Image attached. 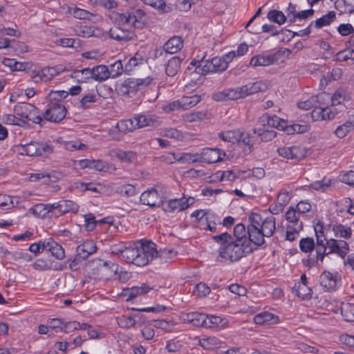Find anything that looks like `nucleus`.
<instances>
[{"instance_id":"obj_1","label":"nucleus","mask_w":354,"mask_h":354,"mask_svg":"<svg viewBox=\"0 0 354 354\" xmlns=\"http://www.w3.org/2000/svg\"><path fill=\"white\" fill-rule=\"evenodd\" d=\"M212 239L219 245L218 250L219 257L231 262L239 261L254 250L249 243L236 241L232 239L231 234L227 232L214 235Z\"/></svg>"},{"instance_id":"obj_2","label":"nucleus","mask_w":354,"mask_h":354,"mask_svg":"<svg viewBox=\"0 0 354 354\" xmlns=\"http://www.w3.org/2000/svg\"><path fill=\"white\" fill-rule=\"evenodd\" d=\"M151 245V244H149V241L140 240L136 241L133 246L124 247L122 260L138 266L147 265L154 254Z\"/></svg>"},{"instance_id":"obj_3","label":"nucleus","mask_w":354,"mask_h":354,"mask_svg":"<svg viewBox=\"0 0 354 354\" xmlns=\"http://www.w3.org/2000/svg\"><path fill=\"white\" fill-rule=\"evenodd\" d=\"M314 230L316 236V255L311 257L308 255V258L304 261V264L309 267L317 266L319 265V262L321 263L324 261V254L326 250V245H324L328 239H326L324 234V228L323 223L318 221L317 223L314 225Z\"/></svg>"},{"instance_id":"obj_4","label":"nucleus","mask_w":354,"mask_h":354,"mask_svg":"<svg viewBox=\"0 0 354 354\" xmlns=\"http://www.w3.org/2000/svg\"><path fill=\"white\" fill-rule=\"evenodd\" d=\"M153 78L149 76L143 79L129 77L122 84L120 91L122 95L132 97L138 91H141L149 86Z\"/></svg>"},{"instance_id":"obj_5","label":"nucleus","mask_w":354,"mask_h":354,"mask_svg":"<svg viewBox=\"0 0 354 354\" xmlns=\"http://www.w3.org/2000/svg\"><path fill=\"white\" fill-rule=\"evenodd\" d=\"M299 213H297L295 209L292 207H290L286 212V219L289 223L286 233V240L290 241L295 240L299 232L303 230V223L299 221Z\"/></svg>"},{"instance_id":"obj_6","label":"nucleus","mask_w":354,"mask_h":354,"mask_svg":"<svg viewBox=\"0 0 354 354\" xmlns=\"http://www.w3.org/2000/svg\"><path fill=\"white\" fill-rule=\"evenodd\" d=\"M53 147L46 142H31L21 147V154L29 156H45L53 152Z\"/></svg>"},{"instance_id":"obj_7","label":"nucleus","mask_w":354,"mask_h":354,"mask_svg":"<svg viewBox=\"0 0 354 354\" xmlns=\"http://www.w3.org/2000/svg\"><path fill=\"white\" fill-rule=\"evenodd\" d=\"M326 248L324 254V258L330 254H337L342 259H345L346 254L349 252V245L348 243L344 240H337L335 239H330L326 241L324 244Z\"/></svg>"},{"instance_id":"obj_8","label":"nucleus","mask_w":354,"mask_h":354,"mask_svg":"<svg viewBox=\"0 0 354 354\" xmlns=\"http://www.w3.org/2000/svg\"><path fill=\"white\" fill-rule=\"evenodd\" d=\"M66 107L60 103L55 102L48 105L44 113V120L51 122H61L66 115Z\"/></svg>"},{"instance_id":"obj_9","label":"nucleus","mask_w":354,"mask_h":354,"mask_svg":"<svg viewBox=\"0 0 354 354\" xmlns=\"http://www.w3.org/2000/svg\"><path fill=\"white\" fill-rule=\"evenodd\" d=\"M279 155L284 158L300 161L307 155V150L299 146L283 147L277 150Z\"/></svg>"},{"instance_id":"obj_10","label":"nucleus","mask_w":354,"mask_h":354,"mask_svg":"<svg viewBox=\"0 0 354 354\" xmlns=\"http://www.w3.org/2000/svg\"><path fill=\"white\" fill-rule=\"evenodd\" d=\"M183 47V40L179 36H174L171 37L162 46V50H156V57L161 56L163 53L169 54H174L180 51Z\"/></svg>"},{"instance_id":"obj_11","label":"nucleus","mask_w":354,"mask_h":354,"mask_svg":"<svg viewBox=\"0 0 354 354\" xmlns=\"http://www.w3.org/2000/svg\"><path fill=\"white\" fill-rule=\"evenodd\" d=\"M140 200L142 204L151 207H160L164 203L162 197L153 187L144 192L141 194Z\"/></svg>"},{"instance_id":"obj_12","label":"nucleus","mask_w":354,"mask_h":354,"mask_svg":"<svg viewBox=\"0 0 354 354\" xmlns=\"http://www.w3.org/2000/svg\"><path fill=\"white\" fill-rule=\"evenodd\" d=\"M248 241L249 244L253 243L256 247L254 250H257L258 247L265 243L263 232L259 227L254 225H248L247 227Z\"/></svg>"},{"instance_id":"obj_13","label":"nucleus","mask_w":354,"mask_h":354,"mask_svg":"<svg viewBox=\"0 0 354 354\" xmlns=\"http://www.w3.org/2000/svg\"><path fill=\"white\" fill-rule=\"evenodd\" d=\"M225 156V152L218 148H205L201 156L204 162L212 164L223 160Z\"/></svg>"},{"instance_id":"obj_14","label":"nucleus","mask_w":354,"mask_h":354,"mask_svg":"<svg viewBox=\"0 0 354 354\" xmlns=\"http://www.w3.org/2000/svg\"><path fill=\"white\" fill-rule=\"evenodd\" d=\"M259 120L261 124H266V127L268 129V127H274L279 130L286 131L287 122L275 115H270L268 113H265Z\"/></svg>"},{"instance_id":"obj_15","label":"nucleus","mask_w":354,"mask_h":354,"mask_svg":"<svg viewBox=\"0 0 354 354\" xmlns=\"http://www.w3.org/2000/svg\"><path fill=\"white\" fill-rule=\"evenodd\" d=\"M334 106L331 104L330 106L327 105L325 107H316L312 112V117L316 118L317 120L319 118H321L322 120H332L337 113V111Z\"/></svg>"},{"instance_id":"obj_16","label":"nucleus","mask_w":354,"mask_h":354,"mask_svg":"<svg viewBox=\"0 0 354 354\" xmlns=\"http://www.w3.org/2000/svg\"><path fill=\"white\" fill-rule=\"evenodd\" d=\"M137 129L156 127L160 124L158 117L154 115L136 114L134 115Z\"/></svg>"},{"instance_id":"obj_17","label":"nucleus","mask_w":354,"mask_h":354,"mask_svg":"<svg viewBox=\"0 0 354 354\" xmlns=\"http://www.w3.org/2000/svg\"><path fill=\"white\" fill-rule=\"evenodd\" d=\"M277 54L263 55L259 54L253 56L250 59V64L253 67L268 66L277 62Z\"/></svg>"},{"instance_id":"obj_18","label":"nucleus","mask_w":354,"mask_h":354,"mask_svg":"<svg viewBox=\"0 0 354 354\" xmlns=\"http://www.w3.org/2000/svg\"><path fill=\"white\" fill-rule=\"evenodd\" d=\"M241 98L239 88H226L222 91L216 92L212 95V99L217 102L236 100Z\"/></svg>"},{"instance_id":"obj_19","label":"nucleus","mask_w":354,"mask_h":354,"mask_svg":"<svg viewBox=\"0 0 354 354\" xmlns=\"http://www.w3.org/2000/svg\"><path fill=\"white\" fill-rule=\"evenodd\" d=\"M109 35L111 39L117 41H127L133 39L134 32L127 29L115 26L109 30Z\"/></svg>"},{"instance_id":"obj_20","label":"nucleus","mask_w":354,"mask_h":354,"mask_svg":"<svg viewBox=\"0 0 354 354\" xmlns=\"http://www.w3.org/2000/svg\"><path fill=\"white\" fill-rule=\"evenodd\" d=\"M149 244L152 245L151 246H153V251L154 252V254H153V257L149 259V263L155 259H160L161 261L166 262L176 257L177 254V252H176L173 248H164L158 251L156 249V245L154 243L149 241Z\"/></svg>"},{"instance_id":"obj_21","label":"nucleus","mask_w":354,"mask_h":354,"mask_svg":"<svg viewBox=\"0 0 354 354\" xmlns=\"http://www.w3.org/2000/svg\"><path fill=\"white\" fill-rule=\"evenodd\" d=\"M319 283L326 290L332 292L337 286V277L328 271H324L319 276Z\"/></svg>"},{"instance_id":"obj_22","label":"nucleus","mask_w":354,"mask_h":354,"mask_svg":"<svg viewBox=\"0 0 354 354\" xmlns=\"http://www.w3.org/2000/svg\"><path fill=\"white\" fill-rule=\"evenodd\" d=\"M239 88L241 98L265 90L266 86L261 82L248 83Z\"/></svg>"},{"instance_id":"obj_23","label":"nucleus","mask_w":354,"mask_h":354,"mask_svg":"<svg viewBox=\"0 0 354 354\" xmlns=\"http://www.w3.org/2000/svg\"><path fill=\"white\" fill-rule=\"evenodd\" d=\"M97 247L92 240H87L76 248L77 254L82 259H86L90 255L97 252Z\"/></svg>"},{"instance_id":"obj_24","label":"nucleus","mask_w":354,"mask_h":354,"mask_svg":"<svg viewBox=\"0 0 354 354\" xmlns=\"http://www.w3.org/2000/svg\"><path fill=\"white\" fill-rule=\"evenodd\" d=\"M204 318L205 314L198 312L186 313L181 315L183 322L190 323L197 327H203Z\"/></svg>"},{"instance_id":"obj_25","label":"nucleus","mask_w":354,"mask_h":354,"mask_svg":"<svg viewBox=\"0 0 354 354\" xmlns=\"http://www.w3.org/2000/svg\"><path fill=\"white\" fill-rule=\"evenodd\" d=\"M330 94L323 93L316 96H312L309 99L306 101L300 102L297 103V106L300 109L304 110H309L311 108L315 109L317 106V103H320L321 100H326V98H329Z\"/></svg>"},{"instance_id":"obj_26","label":"nucleus","mask_w":354,"mask_h":354,"mask_svg":"<svg viewBox=\"0 0 354 354\" xmlns=\"http://www.w3.org/2000/svg\"><path fill=\"white\" fill-rule=\"evenodd\" d=\"M183 59L175 56L171 57L165 65V73L168 76L174 77L178 72Z\"/></svg>"},{"instance_id":"obj_27","label":"nucleus","mask_w":354,"mask_h":354,"mask_svg":"<svg viewBox=\"0 0 354 354\" xmlns=\"http://www.w3.org/2000/svg\"><path fill=\"white\" fill-rule=\"evenodd\" d=\"M100 270L106 279H111L118 274L119 265L111 261H104L100 266Z\"/></svg>"},{"instance_id":"obj_28","label":"nucleus","mask_w":354,"mask_h":354,"mask_svg":"<svg viewBox=\"0 0 354 354\" xmlns=\"http://www.w3.org/2000/svg\"><path fill=\"white\" fill-rule=\"evenodd\" d=\"M275 221V218L273 216H270L266 218L261 224L259 228L266 237H270L272 236L276 229Z\"/></svg>"},{"instance_id":"obj_29","label":"nucleus","mask_w":354,"mask_h":354,"mask_svg":"<svg viewBox=\"0 0 354 354\" xmlns=\"http://www.w3.org/2000/svg\"><path fill=\"white\" fill-rule=\"evenodd\" d=\"M46 245L49 248L48 252L57 259L62 260L65 257L64 249L53 239H48V243H46Z\"/></svg>"},{"instance_id":"obj_30","label":"nucleus","mask_w":354,"mask_h":354,"mask_svg":"<svg viewBox=\"0 0 354 354\" xmlns=\"http://www.w3.org/2000/svg\"><path fill=\"white\" fill-rule=\"evenodd\" d=\"M263 128L254 129L253 132L257 134V138H259L261 142H268L274 138L277 133L273 130H269L266 127V124H263Z\"/></svg>"},{"instance_id":"obj_31","label":"nucleus","mask_w":354,"mask_h":354,"mask_svg":"<svg viewBox=\"0 0 354 354\" xmlns=\"http://www.w3.org/2000/svg\"><path fill=\"white\" fill-rule=\"evenodd\" d=\"M111 154L124 162H134L137 158L136 153L132 151H123L120 149L112 150Z\"/></svg>"},{"instance_id":"obj_32","label":"nucleus","mask_w":354,"mask_h":354,"mask_svg":"<svg viewBox=\"0 0 354 354\" xmlns=\"http://www.w3.org/2000/svg\"><path fill=\"white\" fill-rule=\"evenodd\" d=\"M92 72L93 73V79L96 81L102 82L110 78L108 66L105 65H98L93 67Z\"/></svg>"},{"instance_id":"obj_33","label":"nucleus","mask_w":354,"mask_h":354,"mask_svg":"<svg viewBox=\"0 0 354 354\" xmlns=\"http://www.w3.org/2000/svg\"><path fill=\"white\" fill-rule=\"evenodd\" d=\"M59 207L58 216L62 215L68 212L75 213L78 211V205L73 201L65 200L59 201L57 205Z\"/></svg>"},{"instance_id":"obj_34","label":"nucleus","mask_w":354,"mask_h":354,"mask_svg":"<svg viewBox=\"0 0 354 354\" xmlns=\"http://www.w3.org/2000/svg\"><path fill=\"white\" fill-rule=\"evenodd\" d=\"M117 129L120 132L127 133L131 132L137 129L134 116L132 118L127 120H122L117 123Z\"/></svg>"},{"instance_id":"obj_35","label":"nucleus","mask_w":354,"mask_h":354,"mask_svg":"<svg viewBox=\"0 0 354 354\" xmlns=\"http://www.w3.org/2000/svg\"><path fill=\"white\" fill-rule=\"evenodd\" d=\"M151 289L147 284L142 283L141 286H133L127 289L125 295L128 296L127 300H130L148 292Z\"/></svg>"},{"instance_id":"obj_36","label":"nucleus","mask_w":354,"mask_h":354,"mask_svg":"<svg viewBox=\"0 0 354 354\" xmlns=\"http://www.w3.org/2000/svg\"><path fill=\"white\" fill-rule=\"evenodd\" d=\"M93 75L92 68H85L74 71L71 77L76 79L79 82H86L88 79H93Z\"/></svg>"},{"instance_id":"obj_37","label":"nucleus","mask_w":354,"mask_h":354,"mask_svg":"<svg viewBox=\"0 0 354 354\" xmlns=\"http://www.w3.org/2000/svg\"><path fill=\"white\" fill-rule=\"evenodd\" d=\"M35 110V106L32 104L27 102H20L16 104L14 107V111L16 115L21 116V119H24L27 117L30 111Z\"/></svg>"},{"instance_id":"obj_38","label":"nucleus","mask_w":354,"mask_h":354,"mask_svg":"<svg viewBox=\"0 0 354 354\" xmlns=\"http://www.w3.org/2000/svg\"><path fill=\"white\" fill-rule=\"evenodd\" d=\"M247 234L245 225L242 223H239L235 225L233 235H231V237L232 239L236 240V241L239 242L243 241L245 243H249L248 241Z\"/></svg>"},{"instance_id":"obj_39","label":"nucleus","mask_w":354,"mask_h":354,"mask_svg":"<svg viewBox=\"0 0 354 354\" xmlns=\"http://www.w3.org/2000/svg\"><path fill=\"white\" fill-rule=\"evenodd\" d=\"M292 292L303 300L310 299L312 297V290L307 285H295L292 288Z\"/></svg>"},{"instance_id":"obj_40","label":"nucleus","mask_w":354,"mask_h":354,"mask_svg":"<svg viewBox=\"0 0 354 354\" xmlns=\"http://www.w3.org/2000/svg\"><path fill=\"white\" fill-rule=\"evenodd\" d=\"M333 231L336 237L350 239L352 235V230L350 227H346L342 224L334 225Z\"/></svg>"},{"instance_id":"obj_41","label":"nucleus","mask_w":354,"mask_h":354,"mask_svg":"<svg viewBox=\"0 0 354 354\" xmlns=\"http://www.w3.org/2000/svg\"><path fill=\"white\" fill-rule=\"evenodd\" d=\"M187 208V205L183 204L182 198H175L169 200L165 210L169 212H174L175 211L180 212Z\"/></svg>"},{"instance_id":"obj_42","label":"nucleus","mask_w":354,"mask_h":354,"mask_svg":"<svg viewBox=\"0 0 354 354\" xmlns=\"http://www.w3.org/2000/svg\"><path fill=\"white\" fill-rule=\"evenodd\" d=\"M335 12L334 11H330L326 15L313 21V23L317 28H321L324 26L330 25L335 19Z\"/></svg>"},{"instance_id":"obj_43","label":"nucleus","mask_w":354,"mask_h":354,"mask_svg":"<svg viewBox=\"0 0 354 354\" xmlns=\"http://www.w3.org/2000/svg\"><path fill=\"white\" fill-rule=\"evenodd\" d=\"M111 19L114 21V22L116 24L119 26L125 24L132 25V21L131 19V15L129 14V10H127V12L123 13H113Z\"/></svg>"},{"instance_id":"obj_44","label":"nucleus","mask_w":354,"mask_h":354,"mask_svg":"<svg viewBox=\"0 0 354 354\" xmlns=\"http://www.w3.org/2000/svg\"><path fill=\"white\" fill-rule=\"evenodd\" d=\"M341 314L346 322H354V304L342 303Z\"/></svg>"},{"instance_id":"obj_45","label":"nucleus","mask_w":354,"mask_h":354,"mask_svg":"<svg viewBox=\"0 0 354 354\" xmlns=\"http://www.w3.org/2000/svg\"><path fill=\"white\" fill-rule=\"evenodd\" d=\"M201 101V97L198 95L191 96H183L180 99L182 109H189L196 106Z\"/></svg>"},{"instance_id":"obj_46","label":"nucleus","mask_w":354,"mask_h":354,"mask_svg":"<svg viewBox=\"0 0 354 354\" xmlns=\"http://www.w3.org/2000/svg\"><path fill=\"white\" fill-rule=\"evenodd\" d=\"M256 138L257 137L252 136L247 132L240 131V140H239L237 143L243 144L248 147L249 151L251 152L255 144Z\"/></svg>"},{"instance_id":"obj_47","label":"nucleus","mask_w":354,"mask_h":354,"mask_svg":"<svg viewBox=\"0 0 354 354\" xmlns=\"http://www.w3.org/2000/svg\"><path fill=\"white\" fill-rule=\"evenodd\" d=\"M218 136L224 141L235 143L240 140V130L224 131L220 133Z\"/></svg>"},{"instance_id":"obj_48","label":"nucleus","mask_w":354,"mask_h":354,"mask_svg":"<svg viewBox=\"0 0 354 354\" xmlns=\"http://www.w3.org/2000/svg\"><path fill=\"white\" fill-rule=\"evenodd\" d=\"M64 71L62 66L55 67H45L41 69V75L45 76L46 80H50L54 76H56Z\"/></svg>"},{"instance_id":"obj_49","label":"nucleus","mask_w":354,"mask_h":354,"mask_svg":"<svg viewBox=\"0 0 354 354\" xmlns=\"http://www.w3.org/2000/svg\"><path fill=\"white\" fill-rule=\"evenodd\" d=\"M268 19L279 25L283 24L287 18L285 15L281 12L277 10H270L267 15Z\"/></svg>"},{"instance_id":"obj_50","label":"nucleus","mask_w":354,"mask_h":354,"mask_svg":"<svg viewBox=\"0 0 354 354\" xmlns=\"http://www.w3.org/2000/svg\"><path fill=\"white\" fill-rule=\"evenodd\" d=\"M300 250L305 252H311L314 249L316 250V245L313 238L306 237L303 238L299 241Z\"/></svg>"},{"instance_id":"obj_51","label":"nucleus","mask_w":354,"mask_h":354,"mask_svg":"<svg viewBox=\"0 0 354 354\" xmlns=\"http://www.w3.org/2000/svg\"><path fill=\"white\" fill-rule=\"evenodd\" d=\"M346 99V91L342 88L337 89L333 96L330 95L329 98L326 100H330L333 106H336L343 103Z\"/></svg>"},{"instance_id":"obj_52","label":"nucleus","mask_w":354,"mask_h":354,"mask_svg":"<svg viewBox=\"0 0 354 354\" xmlns=\"http://www.w3.org/2000/svg\"><path fill=\"white\" fill-rule=\"evenodd\" d=\"M68 95V92L65 91H51L48 95V99L52 103H59L62 100L65 99Z\"/></svg>"},{"instance_id":"obj_53","label":"nucleus","mask_w":354,"mask_h":354,"mask_svg":"<svg viewBox=\"0 0 354 354\" xmlns=\"http://www.w3.org/2000/svg\"><path fill=\"white\" fill-rule=\"evenodd\" d=\"M108 70L110 73V78H116L124 72L122 63L120 60H118L111 64L110 66L108 67Z\"/></svg>"},{"instance_id":"obj_54","label":"nucleus","mask_w":354,"mask_h":354,"mask_svg":"<svg viewBox=\"0 0 354 354\" xmlns=\"http://www.w3.org/2000/svg\"><path fill=\"white\" fill-rule=\"evenodd\" d=\"M203 327L207 328H212L217 327L222 322L221 317L215 315H207L205 314Z\"/></svg>"},{"instance_id":"obj_55","label":"nucleus","mask_w":354,"mask_h":354,"mask_svg":"<svg viewBox=\"0 0 354 354\" xmlns=\"http://www.w3.org/2000/svg\"><path fill=\"white\" fill-rule=\"evenodd\" d=\"M99 30L95 26H80L76 30L77 35L83 37H89L91 36H96V31Z\"/></svg>"},{"instance_id":"obj_56","label":"nucleus","mask_w":354,"mask_h":354,"mask_svg":"<svg viewBox=\"0 0 354 354\" xmlns=\"http://www.w3.org/2000/svg\"><path fill=\"white\" fill-rule=\"evenodd\" d=\"M3 122L6 124L23 126L26 123L24 119H21L14 114H5L2 118Z\"/></svg>"},{"instance_id":"obj_57","label":"nucleus","mask_w":354,"mask_h":354,"mask_svg":"<svg viewBox=\"0 0 354 354\" xmlns=\"http://www.w3.org/2000/svg\"><path fill=\"white\" fill-rule=\"evenodd\" d=\"M308 129V126L306 124H294L292 125H288L287 123L285 131L287 134L291 135L294 133H303L307 132Z\"/></svg>"},{"instance_id":"obj_58","label":"nucleus","mask_w":354,"mask_h":354,"mask_svg":"<svg viewBox=\"0 0 354 354\" xmlns=\"http://www.w3.org/2000/svg\"><path fill=\"white\" fill-rule=\"evenodd\" d=\"M131 19L132 21V26L134 28L140 27V20L145 15V12L142 9H132L129 10Z\"/></svg>"},{"instance_id":"obj_59","label":"nucleus","mask_w":354,"mask_h":354,"mask_svg":"<svg viewBox=\"0 0 354 354\" xmlns=\"http://www.w3.org/2000/svg\"><path fill=\"white\" fill-rule=\"evenodd\" d=\"M353 127L354 124L351 122L346 121L336 129L335 133L338 138H342L345 137L346 134L353 129Z\"/></svg>"},{"instance_id":"obj_60","label":"nucleus","mask_w":354,"mask_h":354,"mask_svg":"<svg viewBox=\"0 0 354 354\" xmlns=\"http://www.w3.org/2000/svg\"><path fill=\"white\" fill-rule=\"evenodd\" d=\"M203 63H205L204 65L202 66L200 64L195 69V71L197 73L205 75L209 73H215V69L213 66V63H212V59L204 61Z\"/></svg>"},{"instance_id":"obj_61","label":"nucleus","mask_w":354,"mask_h":354,"mask_svg":"<svg viewBox=\"0 0 354 354\" xmlns=\"http://www.w3.org/2000/svg\"><path fill=\"white\" fill-rule=\"evenodd\" d=\"M117 192L123 196L131 197L136 194L137 191L135 186L127 184L122 185L118 188Z\"/></svg>"},{"instance_id":"obj_62","label":"nucleus","mask_w":354,"mask_h":354,"mask_svg":"<svg viewBox=\"0 0 354 354\" xmlns=\"http://www.w3.org/2000/svg\"><path fill=\"white\" fill-rule=\"evenodd\" d=\"M330 185V179L324 178L322 180H318L311 183L309 185V187L315 190L325 192L328 189Z\"/></svg>"},{"instance_id":"obj_63","label":"nucleus","mask_w":354,"mask_h":354,"mask_svg":"<svg viewBox=\"0 0 354 354\" xmlns=\"http://www.w3.org/2000/svg\"><path fill=\"white\" fill-rule=\"evenodd\" d=\"M97 97L95 94L88 93L85 95L80 102V106L83 109H87L91 107V104L95 102Z\"/></svg>"},{"instance_id":"obj_64","label":"nucleus","mask_w":354,"mask_h":354,"mask_svg":"<svg viewBox=\"0 0 354 354\" xmlns=\"http://www.w3.org/2000/svg\"><path fill=\"white\" fill-rule=\"evenodd\" d=\"M348 59L354 60V50L347 49L336 55V60L338 62H345Z\"/></svg>"}]
</instances>
